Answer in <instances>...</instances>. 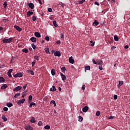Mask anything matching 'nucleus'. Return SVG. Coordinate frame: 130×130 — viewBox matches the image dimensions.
<instances>
[{
  "label": "nucleus",
  "instance_id": "nucleus-4",
  "mask_svg": "<svg viewBox=\"0 0 130 130\" xmlns=\"http://www.w3.org/2000/svg\"><path fill=\"white\" fill-rule=\"evenodd\" d=\"M22 89V86H18L13 89L14 92H19Z\"/></svg>",
  "mask_w": 130,
  "mask_h": 130
},
{
  "label": "nucleus",
  "instance_id": "nucleus-7",
  "mask_svg": "<svg viewBox=\"0 0 130 130\" xmlns=\"http://www.w3.org/2000/svg\"><path fill=\"white\" fill-rule=\"evenodd\" d=\"M89 110V107L87 106H85L83 109H82V111L83 112H87Z\"/></svg>",
  "mask_w": 130,
  "mask_h": 130
},
{
  "label": "nucleus",
  "instance_id": "nucleus-30",
  "mask_svg": "<svg viewBox=\"0 0 130 130\" xmlns=\"http://www.w3.org/2000/svg\"><path fill=\"white\" fill-rule=\"evenodd\" d=\"M62 73H66V71H67V69H66V67H62L61 68Z\"/></svg>",
  "mask_w": 130,
  "mask_h": 130
},
{
  "label": "nucleus",
  "instance_id": "nucleus-12",
  "mask_svg": "<svg viewBox=\"0 0 130 130\" xmlns=\"http://www.w3.org/2000/svg\"><path fill=\"white\" fill-rule=\"evenodd\" d=\"M60 76H61L62 81H66V80H67V77H66V75H64L62 73H60Z\"/></svg>",
  "mask_w": 130,
  "mask_h": 130
},
{
  "label": "nucleus",
  "instance_id": "nucleus-2",
  "mask_svg": "<svg viewBox=\"0 0 130 130\" xmlns=\"http://www.w3.org/2000/svg\"><path fill=\"white\" fill-rule=\"evenodd\" d=\"M13 77L14 78H22V77H23V74L20 72L17 73V74L14 75Z\"/></svg>",
  "mask_w": 130,
  "mask_h": 130
},
{
  "label": "nucleus",
  "instance_id": "nucleus-27",
  "mask_svg": "<svg viewBox=\"0 0 130 130\" xmlns=\"http://www.w3.org/2000/svg\"><path fill=\"white\" fill-rule=\"evenodd\" d=\"M3 6L4 7V9H6L7 7L8 6V2L5 1L3 4Z\"/></svg>",
  "mask_w": 130,
  "mask_h": 130
},
{
  "label": "nucleus",
  "instance_id": "nucleus-49",
  "mask_svg": "<svg viewBox=\"0 0 130 130\" xmlns=\"http://www.w3.org/2000/svg\"><path fill=\"white\" fill-rule=\"evenodd\" d=\"M48 11L49 12V13H51V12H52V9L49 8L48 9Z\"/></svg>",
  "mask_w": 130,
  "mask_h": 130
},
{
  "label": "nucleus",
  "instance_id": "nucleus-6",
  "mask_svg": "<svg viewBox=\"0 0 130 130\" xmlns=\"http://www.w3.org/2000/svg\"><path fill=\"white\" fill-rule=\"evenodd\" d=\"M24 102H25V99H22V100H20L18 101L17 102V104L18 105H21V104H23V103H24Z\"/></svg>",
  "mask_w": 130,
  "mask_h": 130
},
{
  "label": "nucleus",
  "instance_id": "nucleus-52",
  "mask_svg": "<svg viewBox=\"0 0 130 130\" xmlns=\"http://www.w3.org/2000/svg\"><path fill=\"white\" fill-rule=\"evenodd\" d=\"M64 35H63V33H61V35H60V38L62 39L63 38Z\"/></svg>",
  "mask_w": 130,
  "mask_h": 130
},
{
  "label": "nucleus",
  "instance_id": "nucleus-41",
  "mask_svg": "<svg viewBox=\"0 0 130 130\" xmlns=\"http://www.w3.org/2000/svg\"><path fill=\"white\" fill-rule=\"evenodd\" d=\"M31 47H32L33 49H36V46L34 45V43L31 44Z\"/></svg>",
  "mask_w": 130,
  "mask_h": 130
},
{
  "label": "nucleus",
  "instance_id": "nucleus-5",
  "mask_svg": "<svg viewBox=\"0 0 130 130\" xmlns=\"http://www.w3.org/2000/svg\"><path fill=\"white\" fill-rule=\"evenodd\" d=\"M27 6H28L29 8L31 9V10H34V4L32 3H28L27 4Z\"/></svg>",
  "mask_w": 130,
  "mask_h": 130
},
{
  "label": "nucleus",
  "instance_id": "nucleus-1",
  "mask_svg": "<svg viewBox=\"0 0 130 130\" xmlns=\"http://www.w3.org/2000/svg\"><path fill=\"white\" fill-rule=\"evenodd\" d=\"M13 40V38H9V39H4L3 40V43H11Z\"/></svg>",
  "mask_w": 130,
  "mask_h": 130
},
{
  "label": "nucleus",
  "instance_id": "nucleus-17",
  "mask_svg": "<svg viewBox=\"0 0 130 130\" xmlns=\"http://www.w3.org/2000/svg\"><path fill=\"white\" fill-rule=\"evenodd\" d=\"M93 25L96 27V26L99 25V22L97 21V20H95L93 22Z\"/></svg>",
  "mask_w": 130,
  "mask_h": 130
},
{
  "label": "nucleus",
  "instance_id": "nucleus-16",
  "mask_svg": "<svg viewBox=\"0 0 130 130\" xmlns=\"http://www.w3.org/2000/svg\"><path fill=\"white\" fill-rule=\"evenodd\" d=\"M50 91L51 92H54L55 91H56V88H55V86H52V88H50Z\"/></svg>",
  "mask_w": 130,
  "mask_h": 130
},
{
  "label": "nucleus",
  "instance_id": "nucleus-11",
  "mask_svg": "<svg viewBox=\"0 0 130 130\" xmlns=\"http://www.w3.org/2000/svg\"><path fill=\"white\" fill-rule=\"evenodd\" d=\"M14 28L16 29L18 32H21V31H22V28L20 27L19 26L14 25Z\"/></svg>",
  "mask_w": 130,
  "mask_h": 130
},
{
  "label": "nucleus",
  "instance_id": "nucleus-29",
  "mask_svg": "<svg viewBox=\"0 0 130 130\" xmlns=\"http://www.w3.org/2000/svg\"><path fill=\"white\" fill-rule=\"evenodd\" d=\"M53 24L54 27H58V25H57V24H56V21L55 20L53 21Z\"/></svg>",
  "mask_w": 130,
  "mask_h": 130
},
{
  "label": "nucleus",
  "instance_id": "nucleus-45",
  "mask_svg": "<svg viewBox=\"0 0 130 130\" xmlns=\"http://www.w3.org/2000/svg\"><path fill=\"white\" fill-rule=\"evenodd\" d=\"M96 116H99V115H100V111H98L96 112Z\"/></svg>",
  "mask_w": 130,
  "mask_h": 130
},
{
  "label": "nucleus",
  "instance_id": "nucleus-32",
  "mask_svg": "<svg viewBox=\"0 0 130 130\" xmlns=\"http://www.w3.org/2000/svg\"><path fill=\"white\" fill-rule=\"evenodd\" d=\"M45 129H50V126L48 125H46V126H44Z\"/></svg>",
  "mask_w": 130,
  "mask_h": 130
},
{
  "label": "nucleus",
  "instance_id": "nucleus-60",
  "mask_svg": "<svg viewBox=\"0 0 130 130\" xmlns=\"http://www.w3.org/2000/svg\"><path fill=\"white\" fill-rule=\"evenodd\" d=\"M99 70H100V71H102L103 70V68H102V66H99Z\"/></svg>",
  "mask_w": 130,
  "mask_h": 130
},
{
  "label": "nucleus",
  "instance_id": "nucleus-18",
  "mask_svg": "<svg viewBox=\"0 0 130 130\" xmlns=\"http://www.w3.org/2000/svg\"><path fill=\"white\" fill-rule=\"evenodd\" d=\"M2 118L5 122L8 121V119L6 117V116H5V115L2 116Z\"/></svg>",
  "mask_w": 130,
  "mask_h": 130
},
{
  "label": "nucleus",
  "instance_id": "nucleus-56",
  "mask_svg": "<svg viewBox=\"0 0 130 130\" xmlns=\"http://www.w3.org/2000/svg\"><path fill=\"white\" fill-rule=\"evenodd\" d=\"M59 5H60V6H61V7H62V8H63V7H64V4H63V3H61L59 4Z\"/></svg>",
  "mask_w": 130,
  "mask_h": 130
},
{
  "label": "nucleus",
  "instance_id": "nucleus-37",
  "mask_svg": "<svg viewBox=\"0 0 130 130\" xmlns=\"http://www.w3.org/2000/svg\"><path fill=\"white\" fill-rule=\"evenodd\" d=\"M20 95H21L20 93H17L14 96V98H17L18 96H20Z\"/></svg>",
  "mask_w": 130,
  "mask_h": 130
},
{
  "label": "nucleus",
  "instance_id": "nucleus-39",
  "mask_svg": "<svg viewBox=\"0 0 130 130\" xmlns=\"http://www.w3.org/2000/svg\"><path fill=\"white\" fill-rule=\"evenodd\" d=\"M79 121H83V117H82V116H79Z\"/></svg>",
  "mask_w": 130,
  "mask_h": 130
},
{
  "label": "nucleus",
  "instance_id": "nucleus-26",
  "mask_svg": "<svg viewBox=\"0 0 130 130\" xmlns=\"http://www.w3.org/2000/svg\"><path fill=\"white\" fill-rule=\"evenodd\" d=\"M7 106H8V107H12V106H13V104H12V103H7Z\"/></svg>",
  "mask_w": 130,
  "mask_h": 130
},
{
  "label": "nucleus",
  "instance_id": "nucleus-46",
  "mask_svg": "<svg viewBox=\"0 0 130 130\" xmlns=\"http://www.w3.org/2000/svg\"><path fill=\"white\" fill-rule=\"evenodd\" d=\"M42 124H43V123H42V122H41V121H39V122H38V125H39L40 126H41V125H42Z\"/></svg>",
  "mask_w": 130,
  "mask_h": 130
},
{
  "label": "nucleus",
  "instance_id": "nucleus-13",
  "mask_svg": "<svg viewBox=\"0 0 130 130\" xmlns=\"http://www.w3.org/2000/svg\"><path fill=\"white\" fill-rule=\"evenodd\" d=\"M33 12H31L30 11H28L27 12V17H28V18H29V17H31V16H32V15H33Z\"/></svg>",
  "mask_w": 130,
  "mask_h": 130
},
{
  "label": "nucleus",
  "instance_id": "nucleus-22",
  "mask_svg": "<svg viewBox=\"0 0 130 130\" xmlns=\"http://www.w3.org/2000/svg\"><path fill=\"white\" fill-rule=\"evenodd\" d=\"M36 121L35 118H34V117H32L30 120V122H31V123H35Z\"/></svg>",
  "mask_w": 130,
  "mask_h": 130
},
{
  "label": "nucleus",
  "instance_id": "nucleus-47",
  "mask_svg": "<svg viewBox=\"0 0 130 130\" xmlns=\"http://www.w3.org/2000/svg\"><path fill=\"white\" fill-rule=\"evenodd\" d=\"M119 86H122V85H123V81H119Z\"/></svg>",
  "mask_w": 130,
  "mask_h": 130
},
{
  "label": "nucleus",
  "instance_id": "nucleus-33",
  "mask_svg": "<svg viewBox=\"0 0 130 130\" xmlns=\"http://www.w3.org/2000/svg\"><path fill=\"white\" fill-rule=\"evenodd\" d=\"M90 69H91V68L90 67V66H85V69L86 71H90Z\"/></svg>",
  "mask_w": 130,
  "mask_h": 130
},
{
  "label": "nucleus",
  "instance_id": "nucleus-44",
  "mask_svg": "<svg viewBox=\"0 0 130 130\" xmlns=\"http://www.w3.org/2000/svg\"><path fill=\"white\" fill-rule=\"evenodd\" d=\"M3 110L4 111H8V110H9V108H8V107H5L3 108Z\"/></svg>",
  "mask_w": 130,
  "mask_h": 130
},
{
  "label": "nucleus",
  "instance_id": "nucleus-34",
  "mask_svg": "<svg viewBox=\"0 0 130 130\" xmlns=\"http://www.w3.org/2000/svg\"><path fill=\"white\" fill-rule=\"evenodd\" d=\"M32 98H33V97L32 96V95H30L28 98V102H31V101H32Z\"/></svg>",
  "mask_w": 130,
  "mask_h": 130
},
{
  "label": "nucleus",
  "instance_id": "nucleus-3",
  "mask_svg": "<svg viewBox=\"0 0 130 130\" xmlns=\"http://www.w3.org/2000/svg\"><path fill=\"white\" fill-rule=\"evenodd\" d=\"M24 128L26 130H33V127L29 124L25 125Z\"/></svg>",
  "mask_w": 130,
  "mask_h": 130
},
{
  "label": "nucleus",
  "instance_id": "nucleus-55",
  "mask_svg": "<svg viewBox=\"0 0 130 130\" xmlns=\"http://www.w3.org/2000/svg\"><path fill=\"white\" fill-rule=\"evenodd\" d=\"M114 100H116V99H117V95H114Z\"/></svg>",
  "mask_w": 130,
  "mask_h": 130
},
{
  "label": "nucleus",
  "instance_id": "nucleus-63",
  "mask_svg": "<svg viewBox=\"0 0 130 130\" xmlns=\"http://www.w3.org/2000/svg\"><path fill=\"white\" fill-rule=\"evenodd\" d=\"M124 48H125V49H127V48H128V45L125 46Z\"/></svg>",
  "mask_w": 130,
  "mask_h": 130
},
{
  "label": "nucleus",
  "instance_id": "nucleus-64",
  "mask_svg": "<svg viewBox=\"0 0 130 130\" xmlns=\"http://www.w3.org/2000/svg\"><path fill=\"white\" fill-rule=\"evenodd\" d=\"M4 30V28L3 27H0V31H3Z\"/></svg>",
  "mask_w": 130,
  "mask_h": 130
},
{
  "label": "nucleus",
  "instance_id": "nucleus-59",
  "mask_svg": "<svg viewBox=\"0 0 130 130\" xmlns=\"http://www.w3.org/2000/svg\"><path fill=\"white\" fill-rule=\"evenodd\" d=\"M94 5H96V6H100L99 3L97 2H94Z\"/></svg>",
  "mask_w": 130,
  "mask_h": 130
},
{
  "label": "nucleus",
  "instance_id": "nucleus-51",
  "mask_svg": "<svg viewBox=\"0 0 130 130\" xmlns=\"http://www.w3.org/2000/svg\"><path fill=\"white\" fill-rule=\"evenodd\" d=\"M115 117V116H110V117L108 118L109 119H113Z\"/></svg>",
  "mask_w": 130,
  "mask_h": 130
},
{
  "label": "nucleus",
  "instance_id": "nucleus-38",
  "mask_svg": "<svg viewBox=\"0 0 130 130\" xmlns=\"http://www.w3.org/2000/svg\"><path fill=\"white\" fill-rule=\"evenodd\" d=\"M46 52L48 54H50V52L49 51V48H47L45 50Z\"/></svg>",
  "mask_w": 130,
  "mask_h": 130
},
{
  "label": "nucleus",
  "instance_id": "nucleus-57",
  "mask_svg": "<svg viewBox=\"0 0 130 130\" xmlns=\"http://www.w3.org/2000/svg\"><path fill=\"white\" fill-rule=\"evenodd\" d=\"M56 43L57 44H60V40H58L56 42Z\"/></svg>",
  "mask_w": 130,
  "mask_h": 130
},
{
  "label": "nucleus",
  "instance_id": "nucleus-62",
  "mask_svg": "<svg viewBox=\"0 0 130 130\" xmlns=\"http://www.w3.org/2000/svg\"><path fill=\"white\" fill-rule=\"evenodd\" d=\"M41 44H43V43H44V39H43V40H42V41L41 42Z\"/></svg>",
  "mask_w": 130,
  "mask_h": 130
},
{
  "label": "nucleus",
  "instance_id": "nucleus-23",
  "mask_svg": "<svg viewBox=\"0 0 130 130\" xmlns=\"http://www.w3.org/2000/svg\"><path fill=\"white\" fill-rule=\"evenodd\" d=\"M22 52H25V53H28V49L24 48L22 50Z\"/></svg>",
  "mask_w": 130,
  "mask_h": 130
},
{
  "label": "nucleus",
  "instance_id": "nucleus-53",
  "mask_svg": "<svg viewBox=\"0 0 130 130\" xmlns=\"http://www.w3.org/2000/svg\"><path fill=\"white\" fill-rule=\"evenodd\" d=\"M37 18L35 16H32V21H36Z\"/></svg>",
  "mask_w": 130,
  "mask_h": 130
},
{
  "label": "nucleus",
  "instance_id": "nucleus-61",
  "mask_svg": "<svg viewBox=\"0 0 130 130\" xmlns=\"http://www.w3.org/2000/svg\"><path fill=\"white\" fill-rule=\"evenodd\" d=\"M82 90H85V89H86V87H85V85H84L81 88Z\"/></svg>",
  "mask_w": 130,
  "mask_h": 130
},
{
  "label": "nucleus",
  "instance_id": "nucleus-25",
  "mask_svg": "<svg viewBox=\"0 0 130 130\" xmlns=\"http://www.w3.org/2000/svg\"><path fill=\"white\" fill-rule=\"evenodd\" d=\"M51 73L52 76H55V70L52 69L51 71Z\"/></svg>",
  "mask_w": 130,
  "mask_h": 130
},
{
  "label": "nucleus",
  "instance_id": "nucleus-54",
  "mask_svg": "<svg viewBox=\"0 0 130 130\" xmlns=\"http://www.w3.org/2000/svg\"><path fill=\"white\" fill-rule=\"evenodd\" d=\"M27 86H28V84H25L24 86H23V89H26L27 88Z\"/></svg>",
  "mask_w": 130,
  "mask_h": 130
},
{
  "label": "nucleus",
  "instance_id": "nucleus-50",
  "mask_svg": "<svg viewBox=\"0 0 130 130\" xmlns=\"http://www.w3.org/2000/svg\"><path fill=\"white\" fill-rule=\"evenodd\" d=\"M92 62L94 63V64H97V61L96 62L94 59H92Z\"/></svg>",
  "mask_w": 130,
  "mask_h": 130
},
{
  "label": "nucleus",
  "instance_id": "nucleus-19",
  "mask_svg": "<svg viewBox=\"0 0 130 130\" xmlns=\"http://www.w3.org/2000/svg\"><path fill=\"white\" fill-rule=\"evenodd\" d=\"M7 88H8V85L7 84H4L1 86L2 90H5V89H7Z\"/></svg>",
  "mask_w": 130,
  "mask_h": 130
},
{
  "label": "nucleus",
  "instance_id": "nucleus-10",
  "mask_svg": "<svg viewBox=\"0 0 130 130\" xmlns=\"http://www.w3.org/2000/svg\"><path fill=\"white\" fill-rule=\"evenodd\" d=\"M12 72H13V69H10L9 70V71L7 72V75L9 77V78H12Z\"/></svg>",
  "mask_w": 130,
  "mask_h": 130
},
{
  "label": "nucleus",
  "instance_id": "nucleus-15",
  "mask_svg": "<svg viewBox=\"0 0 130 130\" xmlns=\"http://www.w3.org/2000/svg\"><path fill=\"white\" fill-rule=\"evenodd\" d=\"M27 72L28 74H29V75H31V76H34V71H32L31 70H28Z\"/></svg>",
  "mask_w": 130,
  "mask_h": 130
},
{
  "label": "nucleus",
  "instance_id": "nucleus-48",
  "mask_svg": "<svg viewBox=\"0 0 130 130\" xmlns=\"http://www.w3.org/2000/svg\"><path fill=\"white\" fill-rule=\"evenodd\" d=\"M45 40H46V41H49V37L46 36L45 37Z\"/></svg>",
  "mask_w": 130,
  "mask_h": 130
},
{
  "label": "nucleus",
  "instance_id": "nucleus-20",
  "mask_svg": "<svg viewBox=\"0 0 130 130\" xmlns=\"http://www.w3.org/2000/svg\"><path fill=\"white\" fill-rule=\"evenodd\" d=\"M32 106H36V104L34 102L31 103L29 105V108H32Z\"/></svg>",
  "mask_w": 130,
  "mask_h": 130
},
{
  "label": "nucleus",
  "instance_id": "nucleus-21",
  "mask_svg": "<svg viewBox=\"0 0 130 130\" xmlns=\"http://www.w3.org/2000/svg\"><path fill=\"white\" fill-rule=\"evenodd\" d=\"M30 40H31L32 42H36L37 40L36 39V38L32 37L30 39Z\"/></svg>",
  "mask_w": 130,
  "mask_h": 130
},
{
  "label": "nucleus",
  "instance_id": "nucleus-35",
  "mask_svg": "<svg viewBox=\"0 0 130 130\" xmlns=\"http://www.w3.org/2000/svg\"><path fill=\"white\" fill-rule=\"evenodd\" d=\"M50 103H51V104H54V107H55V106H56V104L55 103V101L52 100L51 101Z\"/></svg>",
  "mask_w": 130,
  "mask_h": 130
},
{
  "label": "nucleus",
  "instance_id": "nucleus-58",
  "mask_svg": "<svg viewBox=\"0 0 130 130\" xmlns=\"http://www.w3.org/2000/svg\"><path fill=\"white\" fill-rule=\"evenodd\" d=\"M115 48H116V47H115V46H112L111 47L112 50H114V49H115Z\"/></svg>",
  "mask_w": 130,
  "mask_h": 130
},
{
  "label": "nucleus",
  "instance_id": "nucleus-31",
  "mask_svg": "<svg viewBox=\"0 0 130 130\" xmlns=\"http://www.w3.org/2000/svg\"><path fill=\"white\" fill-rule=\"evenodd\" d=\"M77 2L78 3V4H80L81 5H82V4H84V3H85V0L78 1Z\"/></svg>",
  "mask_w": 130,
  "mask_h": 130
},
{
  "label": "nucleus",
  "instance_id": "nucleus-43",
  "mask_svg": "<svg viewBox=\"0 0 130 130\" xmlns=\"http://www.w3.org/2000/svg\"><path fill=\"white\" fill-rule=\"evenodd\" d=\"M39 56H35L34 58L35 59H36L37 60H39Z\"/></svg>",
  "mask_w": 130,
  "mask_h": 130
},
{
  "label": "nucleus",
  "instance_id": "nucleus-24",
  "mask_svg": "<svg viewBox=\"0 0 130 130\" xmlns=\"http://www.w3.org/2000/svg\"><path fill=\"white\" fill-rule=\"evenodd\" d=\"M102 63H103L102 60H99L96 61V64H102Z\"/></svg>",
  "mask_w": 130,
  "mask_h": 130
},
{
  "label": "nucleus",
  "instance_id": "nucleus-36",
  "mask_svg": "<svg viewBox=\"0 0 130 130\" xmlns=\"http://www.w3.org/2000/svg\"><path fill=\"white\" fill-rule=\"evenodd\" d=\"M3 82H5V78L3 77H0V83H2Z\"/></svg>",
  "mask_w": 130,
  "mask_h": 130
},
{
  "label": "nucleus",
  "instance_id": "nucleus-9",
  "mask_svg": "<svg viewBox=\"0 0 130 130\" xmlns=\"http://www.w3.org/2000/svg\"><path fill=\"white\" fill-rule=\"evenodd\" d=\"M69 62L70 63H72V64H74V62H75V60L73 59V56H71L70 57H69Z\"/></svg>",
  "mask_w": 130,
  "mask_h": 130
},
{
  "label": "nucleus",
  "instance_id": "nucleus-14",
  "mask_svg": "<svg viewBox=\"0 0 130 130\" xmlns=\"http://www.w3.org/2000/svg\"><path fill=\"white\" fill-rule=\"evenodd\" d=\"M35 36L38 38H40V37H41V35H40V33L39 32H35Z\"/></svg>",
  "mask_w": 130,
  "mask_h": 130
},
{
  "label": "nucleus",
  "instance_id": "nucleus-8",
  "mask_svg": "<svg viewBox=\"0 0 130 130\" xmlns=\"http://www.w3.org/2000/svg\"><path fill=\"white\" fill-rule=\"evenodd\" d=\"M54 55L55 56H60L61 55V53H60V52L59 51H56V52H55L54 53Z\"/></svg>",
  "mask_w": 130,
  "mask_h": 130
},
{
  "label": "nucleus",
  "instance_id": "nucleus-40",
  "mask_svg": "<svg viewBox=\"0 0 130 130\" xmlns=\"http://www.w3.org/2000/svg\"><path fill=\"white\" fill-rule=\"evenodd\" d=\"M35 63H36V60H35L31 62L32 67H34L35 66Z\"/></svg>",
  "mask_w": 130,
  "mask_h": 130
},
{
  "label": "nucleus",
  "instance_id": "nucleus-28",
  "mask_svg": "<svg viewBox=\"0 0 130 130\" xmlns=\"http://www.w3.org/2000/svg\"><path fill=\"white\" fill-rule=\"evenodd\" d=\"M114 39L115 41H118V40H119L118 37L116 35H115L114 36Z\"/></svg>",
  "mask_w": 130,
  "mask_h": 130
},
{
  "label": "nucleus",
  "instance_id": "nucleus-42",
  "mask_svg": "<svg viewBox=\"0 0 130 130\" xmlns=\"http://www.w3.org/2000/svg\"><path fill=\"white\" fill-rule=\"evenodd\" d=\"M90 43H92V44H91V46L93 47L95 45V42L93 43V41H90Z\"/></svg>",
  "mask_w": 130,
  "mask_h": 130
}]
</instances>
